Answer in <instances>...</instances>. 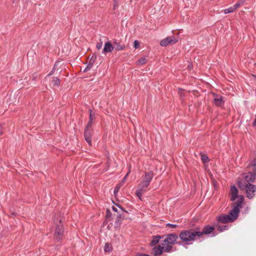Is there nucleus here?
Listing matches in <instances>:
<instances>
[{
  "label": "nucleus",
  "instance_id": "23",
  "mask_svg": "<svg viewBox=\"0 0 256 256\" xmlns=\"http://www.w3.org/2000/svg\"><path fill=\"white\" fill-rule=\"evenodd\" d=\"M201 159L203 162L206 163L209 161V158L208 156L204 154H202L201 156Z\"/></svg>",
  "mask_w": 256,
  "mask_h": 256
},
{
  "label": "nucleus",
  "instance_id": "27",
  "mask_svg": "<svg viewBox=\"0 0 256 256\" xmlns=\"http://www.w3.org/2000/svg\"><path fill=\"white\" fill-rule=\"evenodd\" d=\"M127 218V217L124 215V214H120L118 216V219L116 222H118L120 219H121V218L124 219V218Z\"/></svg>",
  "mask_w": 256,
  "mask_h": 256
},
{
  "label": "nucleus",
  "instance_id": "22",
  "mask_svg": "<svg viewBox=\"0 0 256 256\" xmlns=\"http://www.w3.org/2000/svg\"><path fill=\"white\" fill-rule=\"evenodd\" d=\"M112 250V246L110 244L106 243L104 247V250L106 252H109Z\"/></svg>",
  "mask_w": 256,
  "mask_h": 256
},
{
  "label": "nucleus",
  "instance_id": "9",
  "mask_svg": "<svg viewBox=\"0 0 256 256\" xmlns=\"http://www.w3.org/2000/svg\"><path fill=\"white\" fill-rule=\"evenodd\" d=\"M92 134V128H85L84 131V136L86 141L90 146L92 145L91 138Z\"/></svg>",
  "mask_w": 256,
  "mask_h": 256
},
{
  "label": "nucleus",
  "instance_id": "3",
  "mask_svg": "<svg viewBox=\"0 0 256 256\" xmlns=\"http://www.w3.org/2000/svg\"><path fill=\"white\" fill-rule=\"evenodd\" d=\"M198 232H197L196 227L194 228L189 229L182 231L178 238L182 240V242L186 244H192L190 242H194L198 238Z\"/></svg>",
  "mask_w": 256,
  "mask_h": 256
},
{
  "label": "nucleus",
  "instance_id": "4",
  "mask_svg": "<svg viewBox=\"0 0 256 256\" xmlns=\"http://www.w3.org/2000/svg\"><path fill=\"white\" fill-rule=\"evenodd\" d=\"M54 223L56 227L54 234V238L56 242H60L64 237V227L61 219L55 218Z\"/></svg>",
  "mask_w": 256,
  "mask_h": 256
},
{
  "label": "nucleus",
  "instance_id": "25",
  "mask_svg": "<svg viewBox=\"0 0 256 256\" xmlns=\"http://www.w3.org/2000/svg\"><path fill=\"white\" fill-rule=\"evenodd\" d=\"M146 62V60L145 58H142L138 61V64H144Z\"/></svg>",
  "mask_w": 256,
  "mask_h": 256
},
{
  "label": "nucleus",
  "instance_id": "2",
  "mask_svg": "<svg viewBox=\"0 0 256 256\" xmlns=\"http://www.w3.org/2000/svg\"><path fill=\"white\" fill-rule=\"evenodd\" d=\"M153 177L154 173L150 171L144 172V175L142 177V181L138 184V189L136 192V194L140 200H141L144 192L146 191V188L150 185Z\"/></svg>",
  "mask_w": 256,
  "mask_h": 256
},
{
  "label": "nucleus",
  "instance_id": "28",
  "mask_svg": "<svg viewBox=\"0 0 256 256\" xmlns=\"http://www.w3.org/2000/svg\"><path fill=\"white\" fill-rule=\"evenodd\" d=\"M177 226H178V225H176V224H171L170 223H168L166 224V227L171 228H175Z\"/></svg>",
  "mask_w": 256,
  "mask_h": 256
},
{
  "label": "nucleus",
  "instance_id": "5",
  "mask_svg": "<svg viewBox=\"0 0 256 256\" xmlns=\"http://www.w3.org/2000/svg\"><path fill=\"white\" fill-rule=\"evenodd\" d=\"M243 200V197H240L238 200L234 204V208L230 210L228 214L231 218L232 222L238 218V214L240 212V208L242 206Z\"/></svg>",
  "mask_w": 256,
  "mask_h": 256
},
{
  "label": "nucleus",
  "instance_id": "1",
  "mask_svg": "<svg viewBox=\"0 0 256 256\" xmlns=\"http://www.w3.org/2000/svg\"><path fill=\"white\" fill-rule=\"evenodd\" d=\"M178 236L175 234H170L164 236V240L161 241L160 244L152 248V254L154 256L161 255L162 252H170L174 251L173 245L176 244H181V242H178Z\"/></svg>",
  "mask_w": 256,
  "mask_h": 256
},
{
  "label": "nucleus",
  "instance_id": "18",
  "mask_svg": "<svg viewBox=\"0 0 256 256\" xmlns=\"http://www.w3.org/2000/svg\"><path fill=\"white\" fill-rule=\"evenodd\" d=\"M248 166H253V170L254 171V174L256 175V160L254 159L252 160L250 164Z\"/></svg>",
  "mask_w": 256,
  "mask_h": 256
},
{
  "label": "nucleus",
  "instance_id": "19",
  "mask_svg": "<svg viewBox=\"0 0 256 256\" xmlns=\"http://www.w3.org/2000/svg\"><path fill=\"white\" fill-rule=\"evenodd\" d=\"M216 226L217 227L218 230L220 232H222L224 230H227L228 229V226L226 225H224V226L216 225Z\"/></svg>",
  "mask_w": 256,
  "mask_h": 256
},
{
  "label": "nucleus",
  "instance_id": "30",
  "mask_svg": "<svg viewBox=\"0 0 256 256\" xmlns=\"http://www.w3.org/2000/svg\"><path fill=\"white\" fill-rule=\"evenodd\" d=\"M130 171L129 170L127 173L126 174V176H124V178H123V179L122 180V182L120 183V184H122L125 182V181L126 179V178L127 176H128V174H130Z\"/></svg>",
  "mask_w": 256,
  "mask_h": 256
},
{
  "label": "nucleus",
  "instance_id": "10",
  "mask_svg": "<svg viewBox=\"0 0 256 256\" xmlns=\"http://www.w3.org/2000/svg\"><path fill=\"white\" fill-rule=\"evenodd\" d=\"M218 222L226 224L230 222H232L231 220V218L229 217L228 215L226 214H221L216 218Z\"/></svg>",
  "mask_w": 256,
  "mask_h": 256
},
{
  "label": "nucleus",
  "instance_id": "31",
  "mask_svg": "<svg viewBox=\"0 0 256 256\" xmlns=\"http://www.w3.org/2000/svg\"><path fill=\"white\" fill-rule=\"evenodd\" d=\"M134 47L135 48H138L140 47V43L138 40H134Z\"/></svg>",
  "mask_w": 256,
  "mask_h": 256
},
{
  "label": "nucleus",
  "instance_id": "34",
  "mask_svg": "<svg viewBox=\"0 0 256 256\" xmlns=\"http://www.w3.org/2000/svg\"><path fill=\"white\" fill-rule=\"evenodd\" d=\"M112 214L110 210H106V216L107 218H110Z\"/></svg>",
  "mask_w": 256,
  "mask_h": 256
},
{
  "label": "nucleus",
  "instance_id": "17",
  "mask_svg": "<svg viewBox=\"0 0 256 256\" xmlns=\"http://www.w3.org/2000/svg\"><path fill=\"white\" fill-rule=\"evenodd\" d=\"M114 44V48L116 51L122 50L124 48V46L119 42H115Z\"/></svg>",
  "mask_w": 256,
  "mask_h": 256
},
{
  "label": "nucleus",
  "instance_id": "21",
  "mask_svg": "<svg viewBox=\"0 0 256 256\" xmlns=\"http://www.w3.org/2000/svg\"><path fill=\"white\" fill-rule=\"evenodd\" d=\"M58 64H59V62H56L54 64L52 70L48 74V76H52L54 73L55 70L57 68H58Z\"/></svg>",
  "mask_w": 256,
  "mask_h": 256
},
{
  "label": "nucleus",
  "instance_id": "16",
  "mask_svg": "<svg viewBox=\"0 0 256 256\" xmlns=\"http://www.w3.org/2000/svg\"><path fill=\"white\" fill-rule=\"evenodd\" d=\"M162 238V237L160 236H153L152 239L150 242L151 246H154L158 244Z\"/></svg>",
  "mask_w": 256,
  "mask_h": 256
},
{
  "label": "nucleus",
  "instance_id": "11",
  "mask_svg": "<svg viewBox=\"0 0 256 256\" xmlns=\"http://www.w3.org/2000/svg\"><path fill=\"white\" fill-rule=\"evenodd\" d=\"M238 190L236 186H231L230 190V199L232 201L236 200V198L238 197Z\"/></svg>",
  "mask_w": 256,
  "mask_h": 256
},
{
  "label": "nucleus",
  "instance_id": "33",
  "mask_svg": "<svg viewBox=\"0 0 256 256\" xmlns=\"http://www.w3.org/2000/svg\"><path fill=\"white\" fill-rule=\"evenodd\" d=\"M102 46V42H100L99 43H98L96 45V48L98 50H100Z\"/></svg>",
  "mask_w": 256,
  "mask_h": 256
},
{
  "label": "nucleus",
  "instance_id": "12",
  "mask_svg": "<svg viewBox=\"0 0 256 256\" xmlns=\"http://www.w3.org/2000/svg\"><path fill=\"white\" fill-rule=\"evenodd\" d=\"M114 46L112 45V43L110 41H108L104 44L102 52H110L114 50Z\"/></svg>",
  "mask_w": 256,
  "mask_h": 256
},
{
  "label": "nucleus",
  "instance_id": "35",
  "mask_svg": "<svg viewBox=\"0 0 256 256\" xmlns=\"http://www.w3.org/2000/svg\"><path fill=\"white\" fill-rule=\"evenodd\" d=\"M118 206L124 212L127 214L128 212L126 210H124L121 206H120L119 205H118Z\"/></svg>",
  "mask_w": 256,
  "mask_h": 256
},
{
  "label": "nucleus",
  "instance_id": "20",
  "mask_svg": "<svg viewBox=\"0 0 256 256\" xmlns=\"http://www.w3.org/2000/svg\"><path fill=\"white\" fill-rule=\"evenodd\" d=\"M52 82L53 83L54 86H58L60 84V80L58 78L56 77H53Z\"/></svg>",
  "mask_w": 256,
  "mask_h": 256
},
{
  "label": "nucleus",
  "instance_id": "29",
  "mask_svg": "<svg viewBox=\"0 0 256 256\" xmlns=\"http://www.w3.org/2000/svg\"><path fill=\"white\" fill-rule=\"evenodd\" d=\"M92 120H89V121L85 128H92Z\"/></svg>",
  "mask_w": 256,
  "mask_h": 256
},
{
  "label": "nucleus",
  "instance_id": "13",
  "mask_svg": "<svg viewBox=\"0 0 256 256\" xmlns=\"http://www.w3.org/2000/svg\"><path fill=\"white\" fill-rule=\"evenodd\" d=\"M224 103L222 97L220 96L216 95L214 98V104L216 106H222Z\"/></svg>",
  "mask_w": 256,
  "mask_h": 256
},
{
  "label": "nucleus",
  "instance_id": "26",
  "mask_svg": "<svg viewBox=\"0 0 256 256\" xmlns=\"http://www.w3.org/2000/svg\"><path fill=\"white\" fill-rule=\"evenodd\" d=\"M93 62H94V61L92 62V60H90V63L88 64L86 66V68L84 70V72H87L88 70H90V68H92V66L93 64Z\"/></svg>",
  "mask_w": 256,
  "mask_h": 256
},
{
  "label": "nucleus",
  "instance_id": "15",
  "mask_svg": "<svg viewBox=\"0 0 256 256\" xmlns=\"http://www.w3.org/2000/svg\"><path fill=\"white\" fill-rule=\"evenodd\" d=\"M255 178V174L252 172H248L244 176V180L248 182H253Z\"/></svg>",
  "mask_w": 256,
  "mask_h": 256
},
{
  "label": "nucleus",
  "instance_id": "8",
  "mask_svg": "<svg viewBox=\"0 0 256 256\" xmlns=\"http://www.w3.org/2000/svg\"><path fill=\"white\" fill-rule=\"evenodd\" d=\"M246 193L247 197L252 199L254 196V192H256V186L253 184L248 183L246 185Z\"/></svg>",
  "mask_w": 256,
  "mask_h": 256
},
{
  "label": "nucleus",
  "instance_id": "6",
  "mask_svg": "<svg viewBox=\"0 0 256 256\" xmlns=\"http://www.w3.org/2000/svg\"><path fill=\"white\" fill-rule=\"evenodd\" d=\"M197 232L199 233L198 234V238H200L203 234H211L214 230V228L212 226H210L209 225H207L205 226L202 230H200V227H196Z\"/></svg>",
  "mask_w": 256,
  "mask_h": 256
},
{
  "label": "nucleus",
  "instance_id": "24",
  "mask_svg": "<svg viewBox=\"0 0 256 256\" xmlns=\"http://www.w3.org/2000/svg\"><path fill=\"white\" fill-rule=\"evenodd\" d=\"M122 186V184H118L114 188V195L116 196V193L118 192L120 188Z\"/></svg>",
  "mask_w": 256,
  "mask_h": 256
},
{
  "label": "nucleus",
  "instance_id": "36",
  "mask_svg": "<svg viewBox=\"0 0 256 256\" xmlns=\"http://www.w3.org/2000/svg\"><path fill=\"white\" fill-rule=\"evenodd\" d=\"M112 210L114 211V212H118V209L114 207V206H112Z\"/></svg>",
  "mask_w": 256,
  "mask_h": 256
},
{
  "label": "nucleus",
  "instance_id": "32",
  "mask_svg": "<svg viewBox=\"0 0 256 256\" xmlns=\"http://www.w3.org/2000/svg\"><path fill=\"white\" fill-rule=\"evenodd\" d=\"M89 111H90V119L89 120H93V119L94 118V114H92V112L91 110H90Z\"/></svg>",
  "mask_w": 256,
  "mask_h": 256
},
{
  "label": "nucleus",
  "instance_id": "7",
  "mask_svg": "<svg viewBox=\"0 0 256 256\" xmlns=\"http://www.w3.org/2000/svg\"><path fill=\"white\" fill-rule=\"evenodd\" d=\"M178 42V38L174 36H168L162 40L160 43L162 46H166L169 44H173Z\"/></svg>",
  "mask_w": 256,
  "mask_h": 256
},
{
  "label": "nucleus",
  "instance_id": "14",
  "mask_svg": "<svg viewBox=\"0 0 256 256\" xmlns=\"http://www.w3.org/2000/svg\"><path fill=\"white\" fill-rule=\"evenodd\" d=\"M242 4V3L238 2L236 4H235L232 6H230L228 8H226L224 10V12L225 14L231 13L234 11L235 10H236L238 8L240 5Z\"/></svg>",
  "mask_w": 256,
  "mask_h": 256
}]
</instances>
